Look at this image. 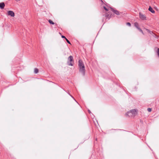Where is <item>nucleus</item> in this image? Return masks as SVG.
Returning a JSON list of instances; mask_svg holds the SVG:
<instances>
[{
	"mask_svg": "<svg viewBox=\"0 0 159 159\" xmlns=\"http://www.w3.org/2000/svg\"><path fill=\"white\" fill-rule=\"evenodd\" d=\"M138 111L137 109H133L127 112L125 115L128 117H134L137 114Z\"/></svg>",
	"mask_w": 159,
	"mask_h": 159,
	"instance_id": "obj_1",
	"label": "nucleus"
},
{
	"mask_svg": "<svg viewBox=\"0 0 159 159\" xmlns=\"http://www.w3.org/2000/svg\"><path fill=\"white\" fill-rule=\"evenodd\" d=\"M78 66L80 72L83 75H84L85 70V67L83 62L81 60H79V61Z\"/></svg>",
	"mask_w": 159,
	"mask_h": 159,
	"instance_id": "obj_2",
	"label": "nucleus"
},
{
	"mask_svg": "<svg viewBox=\"0 0 159 159\" xmlns=\"http://www.w3.org/2000/svg\"><path fill=\"white\" fill-rule=\"evenodd\" d=\"M68 60L67 63L68 65L72 66L73 65V63L74 62L73 57L71 56H70L68 58Z\"/></svg>",
	"mask_w": 159,
	"mask_h": 159,
	"instance_id": "obj_3",
	"label": "nucleus"
},
{
	"mask_svg": "<svg viewBox=\"0 0 159 159\" xmlns=\"http://www.w3.org/2000/svg\"><path fill=\"white\" fill-rule=\"evenodd\" d=\"M105 9V10L106 11H108L110 9L111 11H112L114 12L117 15H120L119 12L115 10H114L113 8H110L109 9H107V8H106L105 7H103Z\"/></svg>",
	"mask_w": 159,
	"mask_h": 159,
	"instance_id": "obj_4",
	"label": "nucleus"
},
{
	"mask_svg": "<svg viewBox=\"0 0 159 159\" xmlns=\"http://www.w3.org/2000/svg\"><path fill=\"white\" fill-rule=\"evenodd\" d=\"M139 17L140 19L142 20H147V17L146 15L141 12L139 13Z\"/></svg>",
	"mask_w": 159,
	"mask_h": 159,
	"instance_id": "obj_5",
	"label": "nucleus"
},
{
	"mask_svg": "<svg viewBox=\"0 0 159 159\" xmlns=\"http://www.w3.org/2000/svg\"><path fill=\"white\" fill-rule=\"evenodd\" d=\"M7 13L8 15L11 17H14L15 16L14 13L11 11H9Z\"/></svg>",
	"mask_w": 159,
	"mask_h": 159,
	"instance_id": "obj_6",
	"label": "nucleus"
},
{
	"mask_svg": "<svg viewBox=\"0 0 159 159\" xmlns=\"http://www.w3.org/2000/svg\"><path fill=\"white\" fill-rule=\"evenodd\" d=\"M5 5L4 2L0 3V8L1 9H3L4 8Z\"/></svg>",
	"mask_w": 159,
	"mask_h": 159,
	"instance_id": "obj_7",
	"label": "nucleus"
},
{
	"mask_svg": "<svg viewBox=\"0 0 159 159\" xmlns=\"http://www.w3.org/2000/svg\"><path fill=\"white\" fill-rule=\"evenodd\" d=\"M134 25L138 30L140 28L139 24L137 22H135L134 23Z\"/></svg>",
	"mask_w": 159,
	"mask_h": 159,
	"instance_id": "obj_8",
	"label": "nucleus"
},
{
	"mask_svg": "<svg viewBox=\"0 0 159 159\" xmlns=\"http://www.w3.org/2000/svg\"><path fill=\"white\" fill-rule=\"evenodd\" d=\"M148 10L152 13H155V11L153 10V9L151 7H149L148 9Z\"/></svg>",
	"mask_w": 159,
	"mask_h": 159,
	"instance_id": "obj_9",
	"label": "nucleus"
},
{
	"mask_svg": "<svg viewBox=\"0 0 159 159\" xmlns=\"http://www.w3.org/2000/svg\"><path fill=\"white\" fill-rule=\"evenodd\" d=\"M38 70L37 68L35 69L34 70V73L35 74H36V73H38Z\"/></svg>",
	"mask_w": 159,
	"mask_h": 159,
	"instance_id": "obj_10",
	"label": "nucleus"
},
{
	"mask_svg": "<svg viewBox=\"0 0 159 159\" xmlns=\"http://www.w3.org/2000/svg\"><path fill=\"white\" fill-rule=\"evenodd\" d=\"M48 21L50 24H53V25L54 24V22H53V21L51 20H49Z\"/></svg>",
	"mask_w": 159,
	"mask_h": 159,
	"instance_id": "obj_11",
	"label": "nucleus"
},
{
	"mask_svg": "<svg viewBox=\"0 0 159 159\" xmlns=\"http://www.w3.org/2000/svg\"><path fill=\"white\" fill-rule=\"evenodd\" d=\"M138 30L143 34H144L143 31L140 28Z\"/></svg>",
	"mask_w": 159,
	"mask_h": 159,
	"instance_id": "obj_12",
	"label": "nucleus"
},
{
	"mask_svg": "<svg viewBox=\"0 0 159 159\" xmlns=\"http://www.w3.org/2000/svg\"><path fill=\"white\" fill-rule=\"evenodd\" d=\"M157 53L158 56L159 57V48L157 49Z\"/></svg>",
	"mask_w": 159,
	"mask_h": 159,
	"instance_id": "obj_13",
	"label": "nucleus"
},
{
	"mask_svg": "<svg viewBox=\"0 0 159 159\" xmlns=\"http://www.w3.org/2000/svg\"><path fill=\"white\" fill-rule=\"evenodd\" d=\"M106 16L107 18H109V17L111 16V15H109V14H107V15H106Z\"/></svg>",
	"mask_w": 159,
	"mask_h": 159,
	"instance_id": "obj_14",
	"label": "nucleus"
},
{
	"mask_svg": "<svg viewBox=\"0 0 159 159\" xmlns=\"http://www.w3.org/2000/svg\"><path fill=\"white\" fill-rule=\"evenodd\" d=\"M65 39L67 41V42L69 44H70V42L66 38H65Z\"/></svg>",
	"mask_w": 159,
	"mask_h": 159,
	"instance_id": "obj_15",
	"label": "nucleus"
},
{
	"mask_svg": "<svg viewBox=\"0 0 159 159\" xmlns=\"http://www.w3.org/2000/svg\"><path fill=\"white\" fill-rule=\"evenodd\" d=\"M146 30L148 33H151V31L149 30L148 29H146Z\"/></svg>",
	"mask_w": 159,
	"mask_h": 159,
	"instance_id": "obj_16",
	"label": "nucleus"
},
{
	"mask_svg": "<svg viewBox=\"0 0 159 159\" xmlns=\"http://www.w3.org/2000/svg\"><path fill=\"white\" fill-rule=\"evenodd\" d=\"M126 25L128 26H131V24L129 22H127L126 23Z\"/></svg>",
	"mask_w": 159,
	"mask_h": 159,
	"instance_id": "obj_17",
	"label": "nucleus"
},
{
	"mask_svg": "<svg viewBox=\"0 0 159 159\" xmlns=\"http://www.w3.org/2000/svg\"><path fill=\"white\" fill-rule=\"evenodd\" d=\"M148 111L149 112H151V109L150 108H148Z\"/></svg>",
	"mask_w": 159,
	"mask_h": 159,
	"instance_id": "obj_18",
	"label": "nucleus"
},
{
	"mask_svg": "<svg viewBox=\"0 0 159 159\" xmlns=\"http://www.w3.org/2000/svg\"><path fill=\"white\" fill-rule=\"evenodd\" d=\"M61 37H62V38H65H65H66L65 37V36H63V35H62V36H61Z\"/></svg>",
	"mask_w": 159,
	"mask_h": 159,
	"instance_id": "obj_19",
	"label": "nucleus"
}]
</instances>
